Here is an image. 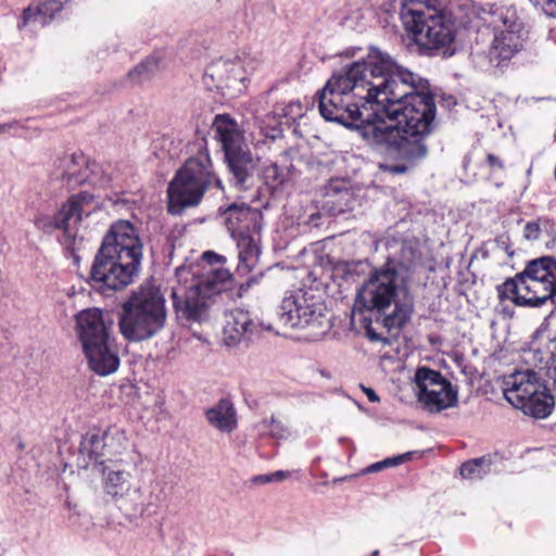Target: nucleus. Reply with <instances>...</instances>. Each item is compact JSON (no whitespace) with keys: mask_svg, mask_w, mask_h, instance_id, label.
I'll use <instances>...</instances> for the list:
<instances>
[{"mask_svg":"<svg viewBox=\"0 0 556 556\" xmlns=\"http://www.w3.org/2000/svg\"><path fill=\"white\" fill-rule=\"evenodd\" d=\"M143 245L128 220L112 224L97 253L91 279L101 289L121 290L130 285L141 265Z\"/></svg>","mask_w":556,"mask_h":556,"instance_id":"nucleus-4","label":"nucleus"},{"mask_svg":"<svg viewBox=\"0 0 556 556\" xmlns=\"http://www.w3.org/2000/svg\"><path fill=\"white\" fill-rule=\"evenodd\" d=\"M258 65V62L242 63L238 60L219 59L207 65L203 83L208 89L236 88L247 79L245 73H253Z\"/></svg>","mask_w":556,"mask_h":556,"instance_id":"nucleus-17","label":"nucleus"},{"mask_svg":"<svg viewBox=\"0 0 556 556\" xmlns=\"http://www.w3.org/2000/svg\"><path fill=\"white\" fill-rule=\"evenodd\" d=\"M415 383L419 402L431 413L454 407L458 402L457 390L440 371L419 367Z\"/></svg>","mask_w":556,"mask_h":556,"instance_id":"nucleus-16","label":"nucleus"},{"mask_svg":"<svg viewBox=\"0 0 556 556\" xmlns=\"http://www.w3.org/2000/svg\"><path fill=\"white\" fill-rule=\"evenodd\" d=\"M105 432L104 433H87L80 443V453L87 455L90 460L98 463L104 467L109 465L105 457Z\"/></svg>","mask_w":556,"mask_h":556,"instance_id":"nucleus-25","label":"nucleus"},{"mask_svg":"<svg viewBox=\"0 0 556 556\" xmlns=\"http://www.w3.org/2000/svg\"><path fill=\"white\" fill-rule=\"evenodd\" d=\"M363 391L366 394L368 401L372 403L379 402V396L372 389L363 387Z\"/></svg>","mask_w":556,"mask_h":556,"instance_id":"nucleus-41","label":"nucleus"},{"mask_svg":"<svg viewBox=\"0 0 556 556\" xmlns=\"http://www.w3.org/2000/svg\"><path fill=\"white\" fill-rule=\"evenodd\" d=\"M492 460L488 456H482L464 463L460 466V475L468 480L482 479L491 471Z\"/></svg>","mask_w":556,"mask_h":556,"instance_id":"nucleus-27","label":"nucleus"},{"mask_svg":"<svg viewBox=\"0 0 556 556\" xmlns=\"http://www.w3.org/2000/svg\"><path fill=\"white\" fill-rule=\"evenodd\" d=\"M102 476L104 492L128 517L142 514L146 505H156L164 498V483L155 480L151 482V492L146 503L140 486L131 481V473L121 468L118 464L104 465Z\"/></svg>","mask_w":556,"mask_h":556,"instance_id":"nucleus-13","label":"nucleus"},{"mask_svg":"<svg viewBox=\"0 0 556 556\" xmlns=\"http://www.w3.org/2000/svg\"><path fill=\"white\" fill-rule=\"evenodd\" d=\"M212 185L222 189V181L211 170L206 154L189 159L168 186V211L179 214L185 207L200 203Z\"/></svg>","mask_w":556,"mask_h":556,"instance_id":"nucleus-11","label":"nucleus"},{"mask_svg":"<svg viewBox=\"0 0 556 556\" xmlns=\"http://www.w3.org/2000/svg\"><path fill=\"white\" fill-rule=\"evenodd\" d=\"M77 337L83 346L113 339V318L100 308H87L75 316Z\"/></svg>","mask_w":556,"mask_h":556,"instance_id":"nucleus-19","label":"nucleus"},{"mask_svg":"<svg viewBox=\"0 0 556 556\" xmlns=\"http://www.w3.org/2000/svg\"><path fill=\"white\" fill-rule=\"evenodd\" d=\"M540 4L546 15L556 17V0H541Z\"/></svg>","mask_w":556,"mask_h":556,"instance_id":"nucleus-36","label":"nucleus"},{"mask_svg":"<svg viewBox=\"0 0 556 556\" xmlns=\"http://www.w3.org/2000/svg\"><path fill=\"white\" fill-rule=\"evenodd\" d=\"M410 453H405V454H402V455H397V456H393V457H388L384 460V463H387V468L388 467H394V466H397V465H401L403 464L404 462H407L410 459Z\"/></svg>","mask_w":556,"mask_h":556,"instance_id":"nucleus-35","label":"nucleus"},{"mask_svg":"<svg viewBox=\"0 0 556 556\" xmlns=\"http://www.w3.org/2000/svg\"><path fill=\"white\" fill-rule=\"evenodd\" d=\"M388 149L394 151L396 153V155L402 159L403 161L406 162V164H400V165H381V169L384 170V172H389L391 174H403L405 173L409 167H412L417 161H415L414 163H410L409 161L403 159L400 153H399V150L395 148V147H390V146H386Z\"/></svg>","mask_w":556,"mask_h":556,"instance_id":"nucleus-33","label":"nucleus"},{"mask_svg":"<svg viewBox=\"0 0 556 556\" xmlns=\"http://www.w3.org/2000/svg\"><path fill=\"white\" fill-rule=\"evenodd\" d=\"M280 319L291 328L308 329L314 336L325 333L329 328L326 306L312 289L288 292L280 305Z\"/></svg>","mask_w":556,"mask_h":556,"instance_id":"nucleus-14","label":"nucleus"},{"mask_svg":"<svg viewBox=\"0 0 556 556\" xmlns=\"http://www.w3.org/2000/svg\"><path fill=\"white\" fill-rule=\"evenodd\" d=\"M413 311L414 299L404 279L394 266L387 263L376 269L358 289L353 316L367 312L369 316L362 319L366 334L371 341H380L382 338L372 327V319L390 332L403 328Z\"/></svg>","mask_w":556,"mask_h":556,"instance_id":"nucleus-2","label":"nucleus"},{"mask_svg":"<svg viewBox=\"0 0 556 556\" xmlns=\"http://www.w3.org/2000/svg\"><path fill=\"white\" fill-rule=\"evenodd\" d=\"M541 353L543 355L541 357V362L543 363L541 368L556 369V340H551L547 343L545 351H541Z\"/></svg>","mask_w":556,"mask_h":556,"instance_id":"nucleus-31","label":"nucleus"},{"mask_svg":"<svg viewBox=\"0 0 556 556\" xmlns=\"http://www.w3.org/2000/svg\"><path fill=\"white\" fill-rule=\"evenodd\" d=\"M205 417L213 428L224 433H231L238 427L236 408L228 399H222L206 409Z\"/></svg>","mask_w":556,"mask_h":556,"instance_id":"nucleus-23","label":"nucleus"},{"mask_svg":"<svg viewBox=\"0 0 556 556\" xmlns=\"http://www.w3.org/2000/svg\"><path fill=\"white\" fill-rule=\"evenodd\" d=\"M224 256L213 251L202 254L203 265L197 268L181 266L176 269L178 285L173 287L174 307L179 319L201 323L207 318L212 296L226 290L231 275L226 268H214V264L224 263Z\"/></svg>","mask_w":556,"mask_h":556,"instance_id":"nucleus-5","label":"nucleus"},{"mask_svg":"<svg viewBox=\"0 0 556 556\" xmlns=\"http://www.w3.org/2000/svg\"><path fill=\"white\" fill-rule=\"evenodd\" d=\"M223 216L227 229L237 241V271L240 276H245L258 264L263 214L245 204H231L224 211Z\"/></svg>","mask_w":556,"mask_h":556,"instance_id":"nucleus-9","label":"nucleus"},{"mask_svg":"<svg viewBox=\"0 0 556 556\" xmlns=\"http://www.w3.org/2000/svg\"><path fill=\"white\" fill-rule=\"evenodd\" d=\"M264 330L271 331L270 325L254 320L250 313L243 309H233L226 314L222 340L228 348L238 346L243 341L258 337Z\"/></svg>","mask_w":556,"mask_h":556,"instance_id":"nucleus-18","label":"nucleus"},{"mask_svg":"<svg viewBox=\"0 0 556 556\" xmlns=\"http://www.w3.org/2000/svg\"><path fill=\"white\" fill-rule=\"evenodd\" d=\"M213 130L223 146L237 189L245 191L256 187L273 193L285 184L287 169L275 162L254 157L237 122L229 115H216Z\"/></svg>","mask_w":556,"mask_h":556,"instance_id":"nucleus-3","label":"nucleus"},{"mask_svg":"<svg viewBox=\"0 0 556 556\" xmlns=\"http://www.w3.org/2000/svg\"><path fill=\"white\" fill-rule=\"evenodd\" d=\"M277 113L286 124H290L301 118L305 114V106L300 100H291L288 103H279L275 106Z\"/></svg>","mask_w":556,"mask_h":556,"instance_id":"nucleus-28","label":"nucleus"},{"mask_svg":"<svg viewBox=\"0 0 556 556\" xmlns=\"http://www.w3.org/2000/svg\"><path fill=\"white\" fill-rule=\"evenodd\" d=\"M486 161L491 167H497L500 169H502L504 167L503 163L498 160V157H496L493 154H489L486 157Z\"/></svg>","mask_w":556,"mask_h":556,"instance_id":"nucleus-40","label":"nucleus"},{"mask_svg":"<svg viewBox=\"0 0 556 556\" xmlns=\"http://www.w3.org/2000/svg\"><path fill=\"white\" fill-rule=\"evenodd\" d=\"M502 390L506 401L526 415L543 419L554 409L553 394L532 369L518 370L504 377Z\"/></svg>","mask_w":556,"mask_h":556,"instance_id":"nucleus-12","label":"nucleus"},{"mask_svg":"<svg viewBox=\"0 0 556 556\" xmlns=\"http://www.w3.org/2000/svg\"><path fill=\"white\" fill-rule=\"evenodd\" d=\"M542 235V218L529 222L523 228V237L529 241H534Z\"/></svg>","mask_w":556,"mask_h":556,"instance_id":"nucleus-32","label":"nucleus"},{"mask_svg":"<svg viewBox=\"0 0 556 556\" xmlns=\"http://www.w3.org/2000/svg\"><path fill=\"white\" fill-rule=\"evenodd\" d=\"M12 124H0V132H4L8 129L12 128Z\"/></svg>","mask_w":556,"mask_h":556,"instance_id":"nucleus-42","label":"nucleus"},{"mask_svg":"<svg viewBox=\"0 0 556 556\" xmlns=\"http://www.w3.org/2000/svg\"><path fill=\"white\" fill-rule=\"evenodd\" d=\"M370 556H379V551L378 549H375Z\"/></svg>","mask_w":556,"mask_h":556,"instance_id":"nucleus-43","label":"nucleus"},{"mask_svg":"<svg viewBox=\"0 0 556 556\" xmlns=\"http://www.w3.org/2000/svg\"><path fill=\"white\" fill-rule=\"evenodd\" d=\"M93 195L84 191L72 195L66 203L53 215L39 213L35 217L37 229L52 233L55 230L62 231L60 242L67 250H75L77 247V225L83 216H88L90 210L88 206L92 203Z\"/></svg>","mask_w":556,"mask_h":556,"instance_id":"nucleus-15","label":"nucleus"},{"mask_svg":"<svg viewBox=\"0 0 556 556\" xmlns=\"http://www.w3.org/2000/svg\"><path fill=\"white\" fill-rule=\"evenodd\" d=\"M167 318L165 298L153 282L142 283L122 305L118 327L129 342H142L155 337Z\"/></svg>","mask_w":556,"mask_h":556,"instance_id":"nucleus-6","label":"nucleus"},{"mask_svg":"<svg viewBox=\"0 0 556 556\" xmlns=\"http://www.w3.org/2000/svg\"><path fill=\"white\" fill-rule=\"evenodd\" d=\"M387 468V463H384V460H381V462H377L375 464H371L369 465L366 469H365V472L366 473H372V472H377V471H380L382 469Z\"/></svg>","mask_w":556,"mask_h":556,"instance_id":"nucleus-37","label":"nucleus"},{"mask_svg":"<svg viewBox=\"0 0 556 556\" xmlns=\"http://www.w3.org/2000/svg\"><path fill=\"white\" fill-rule=\"evenodd\" d=\"M502 300L518 306L540 307L556 295V260L543 256L530 261L521 273L497 288Z\"/></svg>","mask_w":556,"mask_h":556,"instance_id":"nucleus-7","label":"nucleus"},{"mask_svg":"<svg viewBox=\"0 0 556 556\" xmlns=\"http://www.w3.org/2000/svg\"><path fill=\"white\" fill-rule=\"evenodd\" d=\"M318 108L326 121L356 127L368 142L395 147L410 163L428 152L424 139L434 127L435 103L427 80L377 48L329 78Z\"/></svg>","mask_w":556,"mask_h":556,"instance_id":"nucleus-1","label":"nucleus"},{"mask_svg":"<svg viewBox=\"0 0 556 556\" xmlns=\"http://www.w3.org/2000/svg\"><path fill=\"white\" fill-rule=\"evenodd\" d=\"M63 8L64 4L58 0H47L36 7H28L23 12L18 27L29 26L34 30L43 27L54 20Z\"/></svg>","mask_w":556,"mask_h":556,"instance_id":"nucleus-22","label":"nucleus"},{"mask_svg":"<svg viewBox=\"0 0 556 556\" xmlns=\"http://www.w3.org/2000/svg\"><path fill=\"white\" fill-rule=\"evenodd\" d=\"M401 16L407 31L425 49L439 50L454 42V23L435 7L418 1L410 2L403 8Z\"/></svg>","mask_w":556,"mask_h":556,"instance_id":"nucleus-10","label":"nucleus"},{"mask_svg":"<svg viewBox=\"0 0 556 556\" xmlns=\"http://www.w3.org/2000/svg\"><path fill=\"white\" fill-rule=\"evenodd\" d=\"M252 481L254 483H257V484H265V483H270L273 482L271 481V475L270 473H266V475H258V476H255Z\"/></svg>","mask_w":556,"mask_h":556,"instance_id":"nucleus-39","label":"nucleus"},{"mask_svg":"<svg viewBox=\"0 0 556 556\" xmlns=\"http://www.w3.org/2000/svg\"><path fill=\"white\" fill-rule=\"evenodd\" d=\"M270 475H271L273 482H279V481H282L286 478H288L290 476V472L283 471V470H278V471L271 472Z\"/></svg>","mask_w":556,"mask_h":556,"instance_id":"nucleus-38","label":"nucleus"},{"mask_svg":"<svg viewBox=\"0 0 556 556\" xmlns=\"http://www.w3.org/2000/svg\"><path fill=\"white\" fill-rule=\"evenodd\" d=\"M105 457L109 464H118L121 456L128 447L126 432L118 428H112L105 432Z\"/></svg>","mask_w":556,"mask_h":556,"instance_id":"nucleus-24","label":"nucleus"},{"mask_svg":"<svg viewBox=\"0 0 556 556\" xmlns=\"http://www.w3.org/2000/svg\"><path fill=\"white\" fill-rule=\"evenodd\" d=\"M163 68V63L160 56L152 55L139 63L134 70L128 73L129 78L135 84H141L152 78L156 73Z\"/></svg>","mask_w":556,"mask_h":556,"instance_id":"nucleus-26","label":"nucleus"},{"mask_svg":"<svg viewBox=\"0 0 556 556\" xmlns=\"http://www.w3.org/2000/svg\"><path fill=\"white\" fill-rule=\"evenodd\" d=\"M260 427L263 433H267L275 440H287L291 435L289 428L281 420L274 417L264 419Z\"/></svg>","mask_w":556,"mask_h":556,"instance_id":"nucleus-30","label":"nucleus"},{"mask_svg":"<svg viewBox=\"0 0 556 556\" xmlns=\"http://www.w3.org/2000/svg\"><path fill=\"white\" fill-rule=\"evenodd\" d=\"M286 124L281 116L274 110L260 121V129L265 137L276 139L282 132V125Z\"/></svg>","mask_w":556,"mask_h":556,"instance_id":"nucleus-29","label":"nucleus"},{"mask_svg":"<svg viewBox=\"0 0 556 556\" xmlns=\"http://www.w3.org/2000/svg\"><path fill=\"white\" fill-rule=\"evenodd\" d=\"M61 176L71 187L85 182L90 185H103L108 179L102 176L101 167L97 162H91L83 153L64 156L60 161Z\"/></svg>","mask_w":556,"mask_h":556,"instance_id":"nucleus-20","label":"nucleus"},{"mask_svg":"<svg viewBox=\"0 0 556 556\" xmlns=\"http://www.w3.org/2000/svg\"><path fill=\"white\" fill-rule=\"evenodd\" d=\"M482 20L493 33L489 50L491 61L500 63L510 60L522 49L527 31L523 17L516 5L486 4L482 10Z\"/></svg>","mask_w":556,"mask_h":556,"instance_id":"nucleus-8","label":"nucleus"},{"mask_svg":"<svg viewBox=\"0 0 556 556\" xmlns=\"http://www.w3.org/2000/svg\"><path fill=\"white\" fill-rule=\"evenodd\" d=\"M542 233H545L548 239L546 247H549V243L554 244L556 242V230L553 222L548 218H542Z\"/></svg>","mask_w":556,"mask_h":556,"instance_id":"nucleus-34","label":"nucleus"},{"mask_svg":"<svg viewBox=\"0 0 556 556\" xmlns=\"http://www.w3.org/2000/svg\"><path fill=\"white\" fill-rule=\"evenodd\" d=\"M89 367L100 376L115 372L119 367V357L114 346V338L83 346Z\"/></svg>","mask_w":556,"mask_h":556,"instance_id":"nucleus-21","label":"nucleus"}]
</instances>
